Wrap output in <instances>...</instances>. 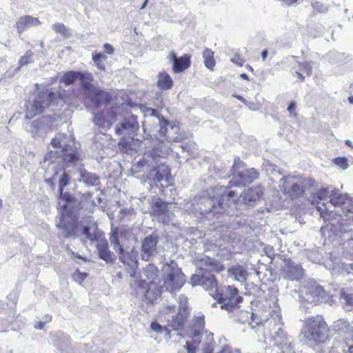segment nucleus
I'll use <instances>...</instances> for the list:
<instances>
[{
	"instance_id": "nucleus-32",
	"label": "nucleus",
	"mask_w": 353,
	"mask_h": 353,
	"mask_svg": "<svg viewBox=\"0 0 353 353\" xmlns=\"http://www.w3.org/2000/svg\"><path fill=\"white\" fill-rule=\"evenodd\" d=\"M170 57L173 62V70L175 73L181 72L190 65V58L186 55L177 58L175 53L172 52Z\"/></svg>"
},
{
	"instance_id": "nucleus-34",
	"label": "nucleus",
	"mask_w": 353,
	"mask_h": 353,
	"mask_svg": "<svg viewBox=\"0 0 353 353\" xmlns=\"http://www.w3.org/2000/svg\"><path fill=\"white\" fill-rule=\"evenodd\" d=\"M79 80L81 81V85L83 88V93L87 96L89 92L94 90L96 86L91 83L93 81V76L91 73L88 72H80Z\"/></svg>"
},
{
	"instance_id": "nucleus-38",
	"label": "nucleus",
	"mask_w": 353,
	"mask_h": 353,
	"mask_svg": "<svg viewBox=\"0 0 353 353\" xmlns=\"http://www.w3.org/2000/svg\"><path fill=\"white\" fill-rule=\"evenodd\" d=\"M82 234L90 241L96 240L97 242L98 239H101L100 231L98 230L95 224H92L89 226H85L83 229Z\"/></svg>"
},
{
	"instance_id": "nucleus-6",
	"label": "nucleus",
	"mask_w": 353,
	"mask_h": 353,
	"mask_svg": "<svg viewBox=\"0 0 353 353\" xmlns=\"http://www.w3.org/2000/svg\"><path fill=\"white\" fill-rule=\"evenodd\" d=\"M63 99V95L54 88L50 91L39 92L33 101L27 104L26 118L30 119L41 114L46 108L57 105L59 100Z\"/></svg>"
},
{
	"instance_id": "nucleus-58",
	"label": "nucleus",
	"mask_w": 353,
	"mask_h": 353,
	"mask_svg": "<svg viewBox=\"0 0 353 353\" xmlns=\"http://www.w3.org/2000/svg\"><path fill=\"white\" fill-rule=\"evenodd\" d=\"M92 59L94 62L95 65L99 69V70H104L105 65L102 62V60L96 58L95 57H92Z\"/></svg>"
},
{
	"instance_id": "nucleus-45",
	"label": "nucleus",
	"mask_w": 353,
	"mask_h": 353,
	"mask_svg": "<svg viewBox=\"0 0 353 353\" xmlns=\"http://www.w3.org/2000/svg\"><path fill=\"white\" fill-rule=\"evenodd\" d=\"M200 353H213V347L212 344H205L201 349H200ZM218 353H241L239 350H231L229 347H225L222 349Z\"/></svg>"
},
{
	"instance_id": "nucleus-62",
	"label": "nucleus",
	"mask_w": 353,
	"mask_h": 353,
	"mask_svg": "<svg viewBox=\"0 0 353 353\" xmlns=\"http://www.w3.org/2000/svg\"><path fill=\"white\" fill-rule=\"evenodd\" d=\"M103 49L104 51L109 54H112L114 52L113 47L109 43H105L103 46Z\"/></svg>"
},
{
	"instance_id": "nucleus-50",
	"label": "nucleus",
	"mask_w": 353,
	"mask_h": 353,
	"mask_svg": "<svg viewBox=\"0 0 353 353\" xmlns=\"http://www.w3.org/2000/svg\"><path fill=\"white\" fill-rule=\"evenodd\" d=\"M150 328L153 332L157 334L163 333V332H165L166 335H169L170 334V331L168 330V329L165 326L161 325L157 322H152L150 324Z\"/></svg>"
},
{
	"instance_id": "nucleus-7",
	"label": "nucleus",
	"mask_w": 353,
	"mask_h": 353,
	"mask_svg": "<svg viewBox=\"0 0 353 353\" xmlns=\"http://www.w3.org/2000/svg\"><path fill=\"white\" fill-rule=\"evenodd\" d=\"M280 320L279 314L274 313L264 320L263 326L266 327L270 341L273 342L274 346L279 349L289 347L290 343L288 342V336L283 331V324Z\"/></svg>"
},
{
	"instance_id": "nucleus-12",
	"label": "nucleus",
	"mask_w": 353,
	"mask_h": 353,
	"mask_svg": "<svg viewBox=\"0 0 353 353\" xmlns=\"http://www.w3.org/2000/svg\"><path fill=\"white\" fill-rule=\"evenodd\" d=\"M175 312V306L167 305L162 307L160 310V317L167 321L168 325L174 330L181 329L187 318V313L178 312L176 315H172Z\"/></svg>"
},
{
	"instance_id": "nucleus-44",
	"label": "nucleus",
	"mask_w": 353,
	"mask_h": 353,
	"mask_svg": "<svg viewBox=\"0 0 353 353\" xmlns=\"http://www.w3.org/2000/svg\"><path fill=\"white\" fill-rule=\"evenodd\" d=\"M341 301L346 310H353V293L347 294L343 292L341 294Z\"/></svg>"
},
{
	"instance_id": "nucleus-55",
	"label": "nucleus",
	"mask_w": 353,
	"mask_h": 353,
	"mask_svg": "<svg viewBox=\"0 0 353 353\" xmlns=\"http://www.w3.org/2000/svg\"><path fill=\"white\" fill-rule=\"evenodd\" d=\"M88 274L85 272H81L79 270H75L73 273V279L76 282L81 283L87 277Z\"/></svg>"
},
{
	"instance_id": "nucleus-15",
	"label": "nucleus",
	"mask_w": 353,
	"mask_h": 353,
	"mask_svg": "<svg viewBox=\"0 0 353 353\" xmlns=\"http://www.w3.org/2000/svg\"><path fill=\"white\" fill-rule=\"evenodd\" d=\"M190 283L192 286L201 285L205 290L217 292V281L211 272H196L192 276Z\"/></svg>"
},
{
	"instance_id": "nucleus-28",
	"label": "nucleus",
	"mask_w": 353,
	"mask_h": 353,
	"mask_svg": "<svg viewBox=\"0 0 353 353\" xmlns=\"http://www.w3.org/2000/svg\"><path fill=\"white\" fill-rule=\"evenodd\" d=\"M61 213L59 221L57 223V228L60 230L61 234L64 237H69L74 234L75 224L72 221H68V218L65 216L67 213V210H64Z\"/></svg>"
},
{
	"instance_id": "nucleus-36",
	"label": "nucleus",
	"mask_w": 353,
	"mask_h": 353,
	"mask_svg": "<svg viewBox=\"0 0 353 353\" xmlns=\"http://www.w3.org/2000/svg\"><path fill=\"white\" fill-rule=\"evenodd\" d=\"M330 348L329 353H353V343L350 344L347 341L345 343L335 341Z\"/></svg>"
},
{
	"instance_id": "nucleus-53",
	"label": "nucleus",
	"mask_w": 353,
	"mask_h": 353,
	"mask_svg": "<svg viewBox=\"0 0 353 353\" xmlns=\"http://www.w3.org/2000/svg\"><path fill=\"white\" fill-rule=\"evenodd\" d=\"M187 307H188V299L183 295L179 296V311L187 313Z\"/></svg>"
},
{
	"instance_id": "nucleus-17",
	"label": "nucleus",
	"mask_w": 353,
	"mask_h": 353,
	"mask_svg": "<svg viewBox=\"0 0 353 353\" xmlns=\"http://www.w3.org/2000/svg\"><path fill=\"white\" fill-rule=\"evenodd\" d=\"M304 290L305 299L309 303L319 302L326 296V292L323 288L314 280L308 281L307 284L304 286Z\"/></svg>"
},
{
	"instance_id": "nucleus-2",
	"label": "nucleus",
	"mask_w": 353,
	"mask_h": 353,
	"mask_svg": "<svg viewBox=\"0 0 353 353\" xmlns=\"http://www.w3.org/2000/svg\"><path fill=\"white\" fill-rule=\"evenodd\" d=\"M237 194L236 190H228L220 197H203L185 203L184 209L189 213L200 214L211 219L212 216L225 213L229 216L235 214V210L231 207L230 198Z\"/></svg>"
},
{
	"instance_id": "nucleus-35",
	"label": "nucleus",
	"mask_w": 353,
	"mask_h": 353,
	"mask_svg": "<svg viewBox=\"0 0 353 353\" xmlns=\"http://www.w3.org/2000/svg\"><path fill=\"white\" fill-rule=\"evenodd\" d=\"M202 336L199 330L195 331L194 335L190 341H187L185 343V348L188 353H200L199 345L201 343V338Z\"/></svg>"
},
{
	"instance_id": "nucleus-49",
	"label": "nucleus",
	"mask_w": 353,
	"mask_h": 353,
	"mask_svg": "<svg viewBox=\"0 0 353 353\" xmlns=\"http://www.w3.org/2000/svg\"><path fill=\"white\" fill-rule=\"evenodd\" d=\"M332 161L336 166L343 170H346L349 166L348 161L344 157H338L334 159Z\"/></svg>"
},
{
	"instance_id": "nucleus-47",
	"label": "nucleus",
	"mask_w": 353,
	"mask_h": 353,
	"mask_svg": "<svg viewBox=\"0 0 353 353\" xmlns=\"http://www.w3.org/2000/svg\"><path fill=\"white\" fill-rule=\"evenodd\" d=\"M132 141L134 139L131 137L123 138L118 143L119 152L128 154L130 150L129 145Z\"/></svg>"
},
{
	"instance_id": "nucleus-60",
	"label": "nucleus",
	"mask_w": 353,
	"mask_h": 353,
	"mask_svg": "<svg viewBox=\"0 0 353 353\" xmlns=\"http://www.w3.org/2000/svg\"><path fill=\"white\" fill-rule=\"evenodd\" d=\"M231 61L238 65H243L244 62L243 59L240 57L239 55L236 54L233 58L231 59Z\"/></svg>"
},
{
	"instance_id": "nucleus-40",
	"label": "nucleus",
	"mask_w": 353,
	"mask_h": 353,
	"mask_svg": "<svg viewBox=\"0 0 353 353\" xmlns=\"http://www.w3.org/2000/svg\"><path fill=\"white\" fill-rule=\"evenodd\" d=\"M148 290L145 291V298L150 302L154 303L160 297L161 294V290L159 287L155 285L147 286Z\"/></svg>"
},
{
	"instance_id": "nucleus-63",
	"label": "nucleus",
	"mask_w": 353,
	"mask_h": 353,
	"mask_svg": "<svg viewBox=\"0 0 353 353\" xmlns=\"http://www.w3.org/2000/svg\"><path fill=\"white\" fill-rule=\"evenodd\" d=\"M92 57H95L96 58L99 59L102 61L106 59V58H107V57L105 54H103V53H97V52L93 53Z\"/></svg>"
},
{
	"instance_id": "nucleus-26",
	"label": "nucleus",
	"mask_w": 353,
	"mask_h": 353,
	"mask_svg": "<svg viewBox=\"0 0 353 353\" xmlns=\"http://www.w3.org/2000/svg\"><path fill=\"white\" fill-rule=\"evenodd\" d=\"M85 97L95 108L100 107L103 104H107L111 99V95L108 92L101 90L97 87Z\"/></svg>"
},
{
	"instance_id": "nucleus-37",
	"label": "nucleus",
	"mask_w": 353,
	"mask_h": 353,
	"mask_svg": "<svg viewBox=\"0 0 353 353\" xmlns=\"http://www.w3.org/2000/svg\"><path fill=\"white\" fill-rule=\"evenodd\" d=\"M228 272L230 275L234 277L235 280L242 283L246 281L247 276H248V272L239 265L232 266L228 270Z\"/></svg>"
},
{
	"instance_id": "nucleus-29",
	"label": "nucleus",
	"mask_w": 353,
	"mask_h": 353,
	"mask_svg": "<svg viewBox=\"0 0 353 353\" xmlns=\"http://www.w3.org/2000/svg\"><path fill=\"white\" fill-rule=\"evenodd\" d=\"M97 249L100 259L107 263H112L115 259L114 254L109 250L108 243L104 238L98 239Z\"/></svg>"
},
{
	"instance_id": "nucleus-11",
	"label": "nucleus",
	"mask_w": 353,
	"mask_h": 353,
	"mask_svg": "<svg viewBox=\"0 0 353 353\" xmlns=\"http://www.w3.org/2000/svg\"><path fill=\"white\" fill-rule=\"evenodd\" d=\"M234 190L237 194L233 198H230V204L234 209L235 213L236 212V205L243 203L248 206H254L262 194L259 187L245 188L242 192H239L237 188Z\"/></svg>"
},
{
	"instance_id": "nucleus-16",
	"label": "nucleus",
	"mask_w": 353,
	"mask_h": 353,
	"mask_svg": "<svg viewBox=\"0 0 353 353\" xmlns=\"http://www.w3.org/2000/svg\"><path fill=\"white\" fill-rule=\"evenodd\" d=\"M172 203L164 202L157 199L152 205V214L156 217L159 221L163 223H168L172 221L174 214L170 210Z\"/></svg>"
},
{
	"instance_id": "nucleus-20",
	"label": "nucleus",
	"mask_w": 353,
	"mask_h": 353,
	"mask_svg": "<svg viewBox=\"0 0 353 353\" xmlns=\"http://www.w3.org/2000/svg\"><path fill=\"white\" fill-rule=\"evenodd\" d=\"M280 183L281 191L291 197H298L303 192L299 180L294 177H283Z\"/></svg>"
},
{
	"instance_id": "nucleus-19",
	"label": "nucleus",
	"mask_w": 353,
	"mask_h": 353,
	"mask_svg": "<svg viewBox=\"0 0 353 353\" xmlns=\"http://www.w3.org/2000/svg\"><path fill=\"white\" fill-rule=\"evenodd\" d=\"M195 264L199 268L197 272H220L223 270V266L216 260L201 254L195 259Z\"/></svg>"
},
{
	"instance_id": "nucleus-42",
	"label": "nucleus",
	"mask_w": 353,
	"mask_h": 353,
	"mask_svg": "<svg viewBox=\"0 0 353 353\" xmlns=\"http://www.w3.org/2000/svg\"><path fill=\"white\" fill-rule=\"evenodd\" d=\"M80 72L70 71L63 74L61 79V82L66 85H71L75 81L79 80Z\"/></svg>"
},
{
	"instance_id": "nucleus-23",
	"label": "nucleus",
	"mask_w": 353,
	"mask_h": 353,
	"mask_svg": "<svg viewBox=\"0 0 353 353\" xmlns=\"http://www.w3.org/2000/svg\"><path fill=\"white\" fill-rule=\"evenodd\" d=\"M158 239L157 236L150 235L146 236L142 242L141 258L145 261H150L157 254V245Z\"/></svg>"
},
{
	"instance_id": "nucleus-27",
	"label": "nucleus",
	"mask_w": 353,
	"mask_h": 353,
	"mask_svg": "<svg viewBox=\"0 0 353 353\" xmlns=\"http://www.w3.org/2000/svg\"><path fill=\"white\" fill-rule=\"evenodd\" d=\"M139 129V123L137 121V117L131 116L125 118L121 123V127H117L116 133L119 135L121 134H133Z\"/></svg>"
},
{
	"instance_id": "nucleus-3",
	"label": "nucleus",
	"mask_w": 353,
	"mask_h": 353,
	"mask_svg": "<svg viewBox=\"0 0 353 353\" xmlns=\"http://www.w3.org/2000/svg\"><path fill=\"white\" fill-rule=\"evenodd\" d=\"M159 156H143L132 165V170L135 172L144 171L150 181L156 182L165 181L169 183L171 179L169 167L163 163H159Z\"/></svg>"
},
{
	"instance_id": "nucleus-64",
	"label": "nucleus",
	"mask_w": 353,
	"mask_h": 353,
	"mask_svg": "<svg viewBox=\"0 0 353 353\" xmlns=\"http://www.w3.org/2000/svg\"><path fill=\"white\" fill-rule=\"evenodd\" d=\"M45 323L43 321L37 322L34 325V327L37 330H43L44 328Z\"/></svg>"
},
{
	"instance_id": "nucleus-5",
	"label": "nucleus",
	"mask_w": 353,
	"mask_h": 353,
	"mask_svg": "<svg viewBox=\"0 0 353 353\" xmlns=\"http://www.w3.org/2000/svg\"><path fill=\"white\" fill-rule=\"evenodd\" d=\"M329 329L321 316L307 318L304 323L301 337L306 342L325 343L327 339Z\"/></svg>"
},
{
	"instance_id": "nucleus-10",
	"label": "nucleus",
	"mask_w": 353,
	"mask_h": 353,
	"mask_svg": "<svg viewBox=\"0 0 353 353\" xmlns=\"http://www.w3.org/2000/svg\"><path fill=\"white\" fill-rule=\"evenodd\" d=\"M216 299L221 303V309L233 312L237 310V305L242 301L243 298L239 294L236 288L226 285L223 288L221 292H216Z\"/></svg>"
},
{
	"instance_id": "nucleus-8",
	"label": "nucleus",
	"mask_w": 353,
	"mask_h": 353,
	"mask_svg": "<svg viewBox=\"0 0 353 353\" xmlns=\"http://www.w3.org/2000/svg\"><path fill=\"white\" fill-rule=\"evenodd\" d=\"M162 272L165 286L171 293L183 285L185 281V275L174 261H170V263L164 264Z\"/></svg>"
},
{
	"instance_id": "nucleus-57",
	"label": "nucleus",
	"mask_w": 353,
	"mask_h": 353,
	"mask_svg": "<svg viewBox=\"0 0 353 353\" xmlns=\"http://www.w3.org/2000/svg\"><path fill=\"white\" fill-rule=\"evenodd\" d=\"M262 167L267 172H273L275 170V165L266 160H264V162L262 164Z\"/></svg>"
},
{
	"instance_id": "nucleus-33",
	"label": "nucleus",
	"mask_w": 353,
	"mask_h": 353,
	"mask_svg": "<svg viewBox=\"0 0 353 353\" xmlns=\"http://www.w3.org/2000/svg\"><path fill=\"white\" fill-rule=\"evenodd\" d=\"M80 179L79 181L88 186H97L100 183L99 178L94 173H91L85 169L79 170Z\"/></svg>"
},
{
	"instance_id": "nucleus-43",
	"label": "nucleus",
	"mask_w": 353,
	"mask_h": 353,
	"mask_svg": "<svg viewBox=\"0 0 353 353\" xmlns=\"http://www.w3.org/2000/svg\"><path fill=\"white\" fill-rule=\"evenodd\" d=\"M203 57L204 59V64L206 68L212 70L214 65L215 60L214 59V52L209 49H205L203 52Z\"/></svg>"
},
{
	"instance_id": "nucleus-52",
	"label": "nucleus",
	"mask_w": 353,
	"mask_h": 353,
	"mask_svg": "<svg viewBox=\"0 0 353 353\" xmlns=\"http://www.w3.org/2000/svg\"><path fill=\"white\" fill-rule=\"evenodd\" d=\"M33 61V53L32 51H28L25 55L21 57L19 60V66L27 65Z\"/></svg>"
},
{
	"instance_id": "nucleus-61",
	"label": "nucleus",
	"mask_w": 353,
	"mask_h": 353,
	"mask_svg": "<svg viewBox=\"0 0 353 353\" xmlns=\"http://www.w3.org/2000/svg\"><path fill=\"white\" fill-rule=\"evenodd\" d=\"M288 111L289 112V113L294 116V117H296V113L295 112V103L294 102H291L289 105V106L288 107Z\"/></svg>"
},
{
	"instance_id": "nucleus-41",
	"label": "nucleus",
	"mask_w": 353,
	"mask_h": 353,
	"mask_svg": "<svg viewBox=\"0 0 353 353\" xmlns=\"http://www.w3.org/2000/svg\"><path fill=\"white\" fill-rule=\"evenodd\" d=\"M331 188H328L326 189H321L318 192H316L314 195V200L312 201V204L316 205L317 208V203H319L320 205L322 203L319 201H325L327 198L330 199Z\"/></svg>"
},
{
	"instance_id": "nucleus-9",
	"label": "nucleus",
	"mask_w": 353,
	"mask_h": 353,
	"mask_svg": "<svg viewBox=\"0 0 353 353\" xmlns=\"http://www.w3.org/2000/svg\"><path fill=\"white\" fill-rule=\"evenodd\" d=\"M233 178L230 181V186L240 187L251 183L259 176L257 171L254 168H245V163L239 158L234 159L232 166Z\"/></svg>"
},
{
	"instance_id": "nucleus-30",
	"label": "nucleus",
	"mask_w": 353,
	"mask_h": 353,
	"mask_svg": "<svg viewBox=\"0 0 353 353\" xmlns=\"http://www.w3.org/2000/svg\"><path fill=\"white\" fill-rule=\"evenodd\" d=\"M239 309L235 310L237 311ZM234 319L236 322L242 324H248L251 325L252 322L255 321L256 325L262 324L263 325L264 321L259 319V318L254 314L252 312H250L247 310L238 311V313L235 314Z\"/></svg>"
},
{
	"instance_id": "nucleus-4",
	"label": "nucleus",
	"mask_w": 353,
	"mask_h": 353,
	"mask_svg": "<svg viewBox=\"0 0 353 353\" xmlns=\"http://www.w3.org/2000/svg\"><path fill=\"white\" fill-rule=\"evenodd\" d=\"M130 234L129 230H120L117 228H112L110 233V241L113 250L118 252L119 261L128 266V272L131 277H134L138 266L137 252L131 250L130 252H125L121 242L123 238Z\"/></svg>"
},
{
	"instance_id": "nucleus-22",
	"label": "nucleus",
	"mask_w": 353,
	"mask_h": 353,
	"mask_svg": "<svg viewBox=\"0 0 353 353\" xmlns=\"http://www.w3.org/2000/svg\"><path fill=\"white\" fill-rule=\"evenodd\" d=\"M147 114L150 117V118L153 119L158 122L160 129L159 134L161 136L165 137V139L168 141H175L176 138H173L167 135L168 132L169 127L171 130H174V125H171L166 119H165L163 117H161L159 112L153 108H148L147 110ZM154 122V121H153Z\"/></svg>"
},
{
	"instance_id": "nucleus-24",
	"label": "nucleus",
	"mask_w": 353,
	"mask_h": 353,
	"mask_svg": "<svg viewBox=\"0 0 353 353\" xmlns=\"http://www.w3.org/2000/svg\"><path fill=\"white\" fill-rule=\"evenodd\" d=\"M71 142L70 137L67 134L57 133L49 145L50 154L52 152H67L68 151V148L70 147Z\"/></svg>"
},
{
	"instance_id": "nucleus-54",
	"label": "nucleus",
	"mask_w": 353,
	"mask_h": 353,
	"mask_svg": "<svg viewBox=\"0 0 353 353\" xmlns=\"http://www.w3.org/2000/svg\"><path fill=\"white\" fill-rule=\"evenodd\" d=\"M299 181L301 183V187L303 192L307 188L312 187L315 183V181L310 178L303 179L302 180H299Z\"/></svg>"
},
{
	"instance_id": "nucleus-31",
	"label": "nucleus",
	"mask_w": 353,
	"mask_h": 353,
	"mask_svg": "<svg viewBox=\"0 0 353 353\" xmlns=\"http://www.w3.org/2000/svg\"><path fill=\"white\" fill-rule=\"evenodd\" d=\"M41 24L39 19L30 15H26L19 19L16 23L18 33L21 34L28 28L39 26Z\"/></svg>"
},
{
	"instance_id": "nucleus-39",
	"label": "nucleus",
	"mask_w": 353,
	"mask_h": 353,
	"mask_svg": "<svg viewBox=\"0 0 353 353\" xmlns=\"http://www.w3.org/2000/svg\"><path fill=\"white\" fill-rule=\"evenodd\" d=\"M157 85L161 90H168L172 88L173 81L168 73L161 72L158 75Z\"/></svg>"
},
{
	"instance_id": "nucleus-14",
	"label": "nucleus",
	"mask_w": 353,
	"mask_h": 353,
	"mask_svg": "<svg viewBox=\"0 0 353 353\" xmlns=\"http://www.w3.org/2000/svg\"><path fill=\"white\" fill-rule=\"evenodd\" d=\"M281 274L285 280L299 282L303 278L305 270L299 263L288 259L284 261Z\"/></svg>"
},
{
	"instance_id": "nucleus-48",
	"label": "nucleus",
	"mask_w": 353,
	"mask_h": 353,
	"mask_svg": "<svg viewBox=\"0 0 353 353\" xmlns=\"http://www.w3.org/2000/svg\"><path fill=\"white\" fill-rule=\"evenodd\" d=\"M94 123L99 127H106L111 124V121L104 118L102 114H96L93 118Z\"/></svg>"
},
{
	"instance_id": "nucleus-59",
	"label": "nucleus",
	"mask_w": 353,
	"mask_h": 353,
	"mask_svg": "<svg viewBox=\"0 0 353 353\" xmlns=\"http://www.w3.org/2000/svg\"><path fill=\"white\" fill-rule=\"evenodd\" d=\"M313 8L317 10L320 12H324L327 11V8L322 4H320L319 2H316L313 3Z\"/></svg>"
},
{
	"instance_id": "nucleus-21",
	"label": "nucleus",
	"mask_w": 353,
	"mask_h": 353,
	"mask_svg": "<svg viewBox=\"0 0 353 353\" xmlns=\"http://www.w3.org/2000/svg\"><path fill=\"white\" fill-rule=\"evenodd\" d=\"M334 330L343 340H339L340 343L353 341V326L347 320L339 319L335 321Z\"/></svg>"
},
{
	"instance_id": "nucleus-51",
	"label": "nucleus",
	"mask_w": 353,
	"mask_h": 353,
	"mask_svg": "<svg viewBox=\"0 0 353 353\" xmlns=\"http://www.w3.org/2000/svg\"><path fill=\"white\" fill-rule=\"evenodd\" d=\"M300 66V70L305 72L307 76L312 75V65L311 61H305L303 63H299Z\"/></svg>"
},
{
	"instance_id": "nucleus-25",
	"label": "nucleus",
	"mask_w": 353,
	"mask_h": 353,
	"mask_svg": "<svg viewBox=\"0 0 353 353\" xmlns=\"http://www.w3.org/2000/svg\"><path fill=\"white\" fill-rule=\"evenodd\" d=\"M69 181V176L65 173V171H63L59 181V192L61 197L59 202V206L61 208H63L64 210L70 208L72 202L74 200V198L71 196L68 193H63V188L68 185Z\"/></svg>"
},
{
	"instance_id": "nucleus-1",
	"label": "nucleus",
	"mask_w": 353,
	"mask_h": 353,
	"mask_svg": "<svg viewBox=\"0 0 353 353\" xmlns=\"http://www.w3.org/2000/svg\"><path fill=\"white\" fill-rule=\"evenodd\" d=\"M317 210L320 216L328 223L321 228L323 234L331 232L334 236L343 237L350 236L343 229H350L352 226L353 198L347 194H341L336 188H332L330 201L327 203H317Z\"/></svg>"
},
{
	"instance_id": "nucleus-56",
	"label": "nucleus",
	"mask_w": 353,
	"mask_h": 353,
	"mask_svg": "<svg viewBox=\"0 0 353 353\" xmlns=\"http://www.w3.org/2000/svg\"><path fill=\"white\" fill-rule=\"evenodd\" d=\"M194 321H195V322L194 323V326L196 329L201 330L204 327L205 322H204V316L203 315L197 316Z\"/></svg>"
},
{
	"instance_id": "nucleus-18",
	"label": "nucleus",
	"mask_w": 353,
	"mask_h": 353,
	"mask_svg": "<svg viewBox=\"0 0 353 353\" xmlns=\"http://www.w3.org/2000/svg\"><path fill=\"white\" fill-rule=\"evenodd\" d=\"M52 119L50 117L33 121L28 131L34 137H44L51 130Z\"/></svg>"
},
{
	"instance_id": "nucleus-13",
	"label": "nucleus",
	"mask_w": 353,
	"mask_h": 353,
	"mask_svg": "<svg viewBox=\"0 0 353 353\" xmlns=\"http://www.w3.org/2000/svg\"><path fill=\"white\" fill-rule=\"evenodd\" d=\"M159 281V270L157 268L152 264H149L143 270L140 280L137 279L136 275L134 277H132L130 285L145 289L147 286L155 285Z\"/></svg>"
},
{
	"instance_id": "nucleus-46",
	"label": "nucleus",
	"mask_w": 353,
	"mask_h": 353,
	"mask_svg": "<svg viewBox=\"0 0 353 353\" xmlns=\"http://www.w3.org/2000/svg\"><path fill=\"white\" fill-rule=\"evenodd\" d=\"M52 28L54 32L60 34L65 38H68L71 35L70 29L68 28L63 23H56L52 26Z\"/></svg>"
}]
</instances>
